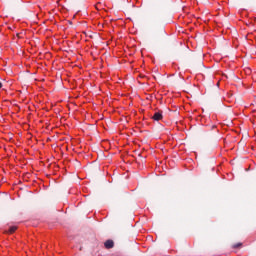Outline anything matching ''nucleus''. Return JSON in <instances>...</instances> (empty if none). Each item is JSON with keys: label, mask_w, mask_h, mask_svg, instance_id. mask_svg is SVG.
Returning <instances> with one entry per match:
<instances>
[{"label": "nucleus", "mask_w": 256, "mask_h": 256, "mask_svg": "<svg viewBox=\"0 0 256 256\" xmlns=\"http://www.w3.org/2000/svg\"><path fill=\"white\" fill-rule=\"evenodd\" d=\"M152 119L154 121H161V119H163V112H155Z\"/></svg>", "instance_id": "obj_1"}, {"label": "nucleus", "mask_w": 256, "mask_h": 256, "mask_svg": "<svg viewBox=\"0 0 256 256\" xmlns=\"http://www.w3.org/2000/svg\"><path fill=\"white\" fill-rule=\"evenodd\" d=\"M1 87H3V83L0 82V89H1Z\"/></svg>", "instance_id": "obj_5"}, {"label": "nucleus", "mask_w": 256, "mask_h": 256, "mask_svg": "<svg viewBox=\"0 0 256 256\" xmlns=\"http://www.w3.org/2000/svg\"><path fill=\"white\" fill-rule=\"evenodd\" d=\"M104 247L105 249H113V247H115V242H113V240H107L104 243Z\"/></svg>", "instance_id": "obj_2"}, {"label": "nucleus", "mask_w": 256, "mask_h": 256, "mask_svg": "<svg viewBox=\"0 0 256 256\" xmlns=\"http://www.w3.org/2000/svg\"><path fill=\"white\" fill-rule=\"evenodd\" d=\"M240 247H243V243H241V242H238V243L232 245L233 249H239Z\"/></svg>", "instance_id": "obj_4"}, {"label": "nucleus", "mask_w": 256, "mask_h": 256, "mask_svg": "<svg viewBox=\"0 0 256 256\" xmlns=\"http://www.w3.org/2000/svg\"><path fill=\"white\" fill-rule=\"evenodd\" d=\"M15 231H17V226H11L6 233H10V235H11V234L15 233Z\"/></svg>", "instance_id": "obj_3"}]
</instances>
